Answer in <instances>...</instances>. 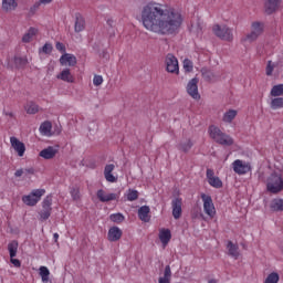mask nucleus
Instances as JSON below:
<instances>
[{
  "mask_svg": "<svg viewBox=\"0 0 283 283\" xmlns=\"http://www.w3.org/2000/svg\"><path fill=\"white\" fill-rule=\"evenodd\" d=\"M280 282V275L275 272L268 275L264 283H277Z\"/></svg>",
  "mask_w": 283,
  "mask_h": 283,
  "instance_id": "42",
  "label": "nucleus"
},
{
  "mask_svg": "<svg viewBox=\"0 0 283 283\" xmlns=\"http://www.w3.org/2000/svg\"><path fill=\"white\" fill-rule=\"evenodd\" d=\"M232 168L234 174H238V176H244V174H249V171H251V164L237 159L232 163Z\"/></svg>",
  "mask_w": 283,
  "mask_h": 283,
  "instance_id": "10",
  "label": "nucleus"
},
{
  "mask_svg": "<svg viewBox=\"0 0 283 283\" xmlns=\"http://www.w3.org/2000/svg\"><path fill=\"white\" fill-rule=\"evenodd\" d=\"M271 96L277 97L283 96V84L274 85L271 90Z\"/></svg>",
  "mask_w": 283,
  "mask_h": 283,
  "instance_id": "37",
  "label": "nucleus"
},
{
  "mask_svg": "<svg viewBox=\"0 0 283 283\" xmlns=\"http://www.w3.org/2000/svg\"><path fill=\"white\" fill-rule=\"evenodd\" d=\"M209 135L214 143H218V145H223L224 147H231V145H233V137L221 132L217 126L209 127Z\"/></svg>",
  "mask_w": 283,
  "mask_h": 283,
  "instance_id": "3",
  "label": "nucleus"
},
{
  "mask_svg": "<svg viewBox=\"0 0 283 283\" xmlns=\"http://www.w3.org/2000/svg\"><path fill=\"white\" fill-rule=\"evenodd\" d=\"M238 116V111L229 109L223 114L222 120L223 123H233V119Z\"/></svg>",
  "mask_w": 283,
  "mask_h": 283,
  "instance_id": "28",
  "label": "nucleus"
},
{
  "mask_svg": "<svg viewBox=\"0 0 283 283\" xmlns=\"http://www.w3.org/2000/svg\"><path fill=\"white\" fill-rule=\"evenodd\" d=\"M13 63L14 66L18 69L25 67L28 65V57L14 56Z\"/></svg>",
  "mask_w": 283,
  "mask_h": 283,
  "instance_id": "35",
  "label": "nucleus"
},
{
  "mask_svg": "<svg viewBox=\"0 0 283 283\" xmlns=\"http://www.w3.org/2000/svg\"><path fill=\"white\" fill-rule=\"evenodd\" d=\"M272 109H282L283 107V97H275L271 101Z\"/></svg>",
  "mask_w": 283,
  "mask_h": 283,
  "instance_id": "40",
  "label": "nucleus"
},
{
  "mask_svg": "<svg viewBox=\"0 0 283 283\" xmlns=\"http://www.w3.org/2000/svg\"><path fill=\"white\" fill-rule=\"evenodd\" d=\"M201 200L203 202V211L209 218L216 217V206L213 199L209 195L201 193Z\"/></svg>",
  "mask_w": 283,
  "mask_h": 283,
  "instance_id": "9",
  "label": "nucleus"
},
{
  "mask_svg": "<svg viewBox=\"0 0 283 283\" xmlns=\"http://www.w3.org/2000/svg\"><path fill=\"white\" fill-rule=\"evenodd\" d=\"M40 132L42 136H52V123L44 122L40 126Z\"/></svg>",
  "mask_w": 283,
  "mask_h": 283,
  "instance_id": "29",
  "label": "nucleus"
},
{
  "mask_svg": "<svg viewBox=\"0 0 283 283\" xmlns=\"http://www.w3.org/2000/svg\"><path fill=\"white\" fill-rule=\"evenodd\" d=\"M198 77H195L190 80L187 84V93L191 98H195V101H200V93L198 92Z\"/></svg>",
  "mask_w": 283,
  "mask_h": 283,
  "instance_id": "11",
  "label": "nucleus"
},
{
  "mask_svg": "<svg viewBox=\"0 0 283 283\" xmlns=\"http://www.w3.org/2000/svg\"><path fill=\"white\" fill-rule=\"evenodd\" d=\"M27 114H38L39 112V105H36L34 102H29L25 106Z\"/></svg>",
  "mask_w": 283,
  "mask_h": 283,
  "instance_id": "38",
  "label": "nucleus"
},
{
  "mask_svg": "<svg viewBox=\"0 0 283 283\" xmlns=\"http://www.w3.org/2000/svg\"><path fill=\"white\" fill-rule=\"evenodd\" d=\"M55 48H56V50H59V52H65V44L64 43L57 42L55 44Z\"/></svg>",
  "mask_w": 283,
  "mask_h": 283,
  "instance_id": "48",
  "label": "nucleus"
},
{
  "mask_svg": "<svg viewBox=\"0 0 283 283\" xmlns=\"http://www.w3.org/2000/svg\"><path fill=\"white\" fill-rule=\"evenodd\" d=\"M24 171V176H34V168H27V169H23Z\"/></svg>",
  "mask_w": 283,
  "mask_h": 283,
  "instance_id": "50",
  "label": "nucleus"
},
{
  "mask_svg": "<svg viewBox=\"0 0 283 283\" xmlns=\"http://www.w3.org/2000/svg\"><path fill=\"white\" fill-rule=\"evenodd\" d=\"M52 50L53 48H52V44L50 43H45L42 48L43 54H52Z\"/></svg>",
  "mask_w": 283,
  "mask_h": 283,
  "instance_id": "46",
  "label": "nucleus"
},
{
  "mask_svg": "<svg viewBox=\"0 0 283 283\" xmlns=\"http://www.w3.org/2000/svg\"><path fill=\"white\" fill-rule=\"evenodd\" d=\"M191 147H193V142L191 139H186L178 144L177 149L184 154H189V151H191Z\"/></svg>",
  "mask_w": 283,
  "mask_h": 283,
  "instance_id": "22",
  "label": "nucleus"
},
{
  "mask_svg": "<svg viewBox=\"0 0 283 283\" xmlns=\"http://www.w3.org/2000/svg\"><path fill=\"white\" fill-rule=\"evenodd\" d=\"M60 81H64L65 83H74V75L70 72V69L63 70L57 76Z\"/></svg>",
  "mask_w": 283,
  "mask_h": 283,
  "instance_id": "24",
  "label": "nucleus"
},
{
  "mask_svg": "<svg viewBox=\"0 0 283 283\" xmlns=\"http://www.w3.org/2000/svg\"><path fill=\"white\" fill-rule=\"evenodd\" d=\"M61 65H69V67H74L76 65V56L65 53L60 57Z\"/></svg>",
  "mask_w": 283,
  "mask_h": 283,
  "instance_id": "19",
  "label": "nucleus"
},
{
  "mask_svg": "<svg viewBox=\"0 0 283 283\" xmlns=\"http://www.w3.org/2000/svg\"><path fill=\"white\" fill-rule=\"evenodd\" d=\"M116 169V166L114 164L106 165L104 168V177L107 180V182H116L118 178H116L114 175H112V171Z\"/></svg>",
  "mask_w": 283,
  "mask_h": 283,
  "instance_id": "18",
  "label": "nucleus"
},
{
  "mask_svg": "<svg viewBox=\"0 0 283 283\" xmlns=\"http://www.w3.org/2000/svg\"><path fill=\"white\" fill-rule=\"evenodd\" d=\"M56 154H59V149H56L54 146H49L44 149H42L39 153L40 158H44V160H52L56 157Z\"/></svg>",
  "mask_w": 283,
  "mask_h": 283,
  "instance_id": "15",
  "label": "nucleus"
},
{
  "mask_svg": "<svg viewBox=\"0 0 283 283\" xmlns=\"http://www.w3.org/2000/svg\"><path fill=\"white\" fill-rule=\"evenodd\" d=\"M8 251L10 258H17V251H19V242L17 240L11 241L8 244Z\"/></svg>",
  "mask_w": 283,
  "mask_h": 283,
  "instance_id": "31",
  "label": "nucleus"
},
{
  "mask_svg": "<svg viewBox=\"0 0 283 283\" xmlns=\"http://www.w3.org/2000/svg\"><path fill=\"white\" fill-rule=\"evenodd\" d=\"M10 260H11V264L17 266V269L21 268V261H19V259L10 258Z\"/></svg>",
  "mask_w": 283,
  "mask_h": 283,
  "instance_id": "49",
  "label": "nucleus"
},
{
  "mask_svg": "<svg viewBox=\"0 0 283 283\" xmlns=\"http://www.w3.org/2000/svg\"><path fill=\"white\" fill-rule=\"evenodd\" d=\"M151 209L149 206H143L138 209V218L142 220V222H149L151 220V217L149 216Z\"/></svg>",
  "mask_w": 283,
  "mask_h": 283,
  "instance_id": "21",
  "label": "nucleus"
},
{
  "mask_svg": "<svg viewBox=\"0 0 283 283\" xmlns=\"http://www.w3.org/2000/svg\"><path fill=\"white\" fill-rule=\"evenodd\" d=\"M41 222H45L52 216V196H46L42 201V209L39 212Z\"/></svg>",
  "mask_w": 283,
  "mask_h": 283,
  "instance_id": "7",
  "label": "nucleus"
},
{
  "mask_svg": "<svg viewBox=\"0 0 283 283\" xmlns=\"http://www.w3.org/2000/svg\"><path fill=\"white\" fill-rule=\"evenodd\" d=\"M99 202H111V200H116V193H107L105 190L99 189L96 193Z\"/></svg>",
  "mask_w": 283,
  "mask_h": 283,
  "instance_id": "20",
  "label": "nucleus"
},
{
  "mask_svg": "<svg viewBox=\"0 0 283 283\" xmlns=\"http://www.w3.org/2000/svg\"><path fill=\"white\" fill-rule=\"evenodd\" d=\"M201 75L203 81H207L208 83H213V81H216V74L207 69L201 70Z\"/></svg>",
  "mask_w": 283,
  "mask_h": 283,
  "instance_id": "32",
  "label": "nucleus"
},
{
  "mask_svg": "<svg viewBox=\"0 0 283 283\" xmlns=\"http://www.w3.org/2000/svg\"><path fill=\"white\" fill-rule=\"evenodd\" d=\"M137 198H138L137 190L129 189L127 193V200H129V202H134V200H136Z\"/></svg>",
  "mask_w": 283,
  "mask_h": 283,
  "instance_id": "44",
  "label": "nucleus"
},
{
  "mask_svg": "<svg viewBox=\"0 0 283 283\" xmlns=\"http://www.w3.org/2000/svg\"><path fill=\"white\" fill-rule=\"evenodd\" d=\"M266 189L270 193H280L283 189V180L282 177L277 174H272L268 178Z\"/></svg>",
  "mask_w": 283,
  "mask_h": 283,
  "instance_id": "5",
  "label": "nucleus"
},
{
  "mask_svg": "<svg viewBox=\"0 0 283 283\" xmlns=\"http://www.w3.org/2000/svg\"><path fill=\"white\" fill-rule=\"evenodd\" d=\"M43 196H45V189H35L30 195L23 196L22 202L28 207H36Z\"/></svg>",
  "mask_w": 283,
  "mask_h": 283,
  "instance_id": "4",
  "label": "nucleus"
},
{
  "mask_svg": "<svg viewBox=\"0 0 283 283\" xmlns=\"http://www.w3.org/2000/svg\"><path fill=\"white\" fill-rule=\"evenodd\" d=\"M209 283H216V280H210Z\"/></svg>",
  "mask_w": 283,
  "mask_h": 283,
  "instance_id": "55",
  "label": "nucleus"
},
{
  "mask_svg": "<svg viewBox=\"0 0 283 283\" xmlns=\"http://www.w3.org/2000/svg\"><path fill=\"white\" fill-rule=\"evenodd\" d=\"M23 175H24L23 168L18 169V170L14 172L15 178H21V176H23Z\"/></svg>",
  "mask_w": 283,
  "mask_h": 283,
  "instance_id": "51",
  "label": "nucleus"
},
{
  "mask_svg": "<svg viewBox=\"0 0 283 283\" xmlns=\"http://www.w3.org/2000/svg\"><path fill=\"white\" fill-rule=\"evenodd\" d=\"M273 70H275V66L271 61H269L265 70L266 76H272Z\"/></svg>",
  "mask_w": 283,
  "mask_h": 283,
  "instance_id": "45",
  "label": "nucleus"
},
{
  "mask_svg": "<svg viewBox=\"0 0 283 283\" xmlns=\"http://www.w3.org/2000/svg\"><path fill=\"white\" fill-rule=\"evenodd\" d=\"M206 176L210 187H214V189H222V180H220V177L216 176L213 169L208 168Z\"/></svg>",
  "mask_w": 283,
  "mask_h": 283,
  "instance_id": "12",
  "label": "nucleus"
},
{
  "mask_svg": "<svg viewBox=\"0 0 283 283\" xmlns=\"http://www.w3.org/2000/svg\"><path fill=\"white\" fill-rule=\"evenodd\" d=\"M70 193L73 200H81V188L78 186L72 187Z\"/></svg>",
  "mask_w": 283,
  "mask_h": 283,
  "instance_id": "41",
  "label": "nucleus"
},
{
  "mask_svg": "<svg viewBox=\"0 0 283 283\" xmlns=\"http://www.w3.org/2000/svg\"><path fill=\"white\" fill-rule=\"evenodd\" d=\"M212 32L219 39H222V41H233V31L227 25L220 27L216 24L212 28Z\"/></svg>",
  "mask_w": 283,
  "mask_h": 283,
  "instance_id": "6",
  "label": "nucleus"
},
{
  "mask_svg": "<svg viewBox=\"0 0 283 283\" xmlns=\"http://www.w3.org/2000/svg\"><path fill=\"white\" fill-rule=\"evenodd\" d=\"M40 276L43 283L50 282V270L46 266H40Z\"/></svg>",
  "mask_w": 283,
  "mask_h": 283,
  "instance_id": "34",
  "label": "nucleus"
},
{
  "mask_svg": "<svg viewBox=\"0 0 283 283\" xmlns=\"http://www.w3.org/2000/svg\"><path fill=\"white\" fill-rule=\"evenodd\" d=\"M75 32H83L85 30V18L81 14L75 15V25H74Z\"/></svg>",
  "mask_w": 283,
  "mask_h": 283,
  "instance_id": "26",
  "label": "nucleus"
},
{
  "mask_svg": "<svg viewBox=\"0 0 283 283\" xmlns=\"http://www.w3.org/2000/svg\"><path fill=\"white\" fill-rule=\"evenodd\" d=\"M159 240L164 247H167L171 240V231L169 229H161L159 231Z\"/></svg>",
  "mask_w": 283,
  "mask_h": 283,
  "instance_id": "23",
  "label": "nucleus"
},
{
  "mask_svg": "<svg viewBox=\"0 0 283 283\" xmlns=\"http://www.w3.org/2000/svg\"><path fill=\"white\" fill-rule=\"evenodd\" d=\"M7 116H10L11 118L14 116L12 113H6Z\"/></svg>",
  "mask_w": 283,
  "mask_h": 283,
  "instance_id": "54",
  "label": "nucleus"
},
{
  "mask_svg": "<svg viewBox=\"0 0 283 283\" xmlns=\"http://www.w3.org/2000/svg\"><path fill=\"white\" fill-rule=\"evenodd\" d=\"M53 238H54V240H55V242H56V240H59V233H54V234H53Z\"/></svg>",
  "mask_w": 283,
  "mask_h": 283,
  "instance_id": "53",
  "label": "nucleus"
},
{
  "mask_svg": "<svg viewBox=\"0 0 283 283\" xmlns=\"http://www.w3.org/2000/svg\"><path fill=\"white\" fill-rule=\"evenodd\" d=\"M166 72L169 74H180V66L178 65V57L168 53L165 59Z\"/></svg>",
  "mask_w": 283,
  "mask_h": 283,
  "instance_id": "8",
  "label": "nucleus"
},
{
  "mask_svg": "<svg viewBox=\"0 0 283 283\" xmlns=\"http://www.w3.org/2000/svg\"><path fill=\"white\" fill-rule=\"evenodd\" d=\"M264 34V22L254 21L251 23V31L241 38V43H255Z\"/></svg>",
  "mask_w": 283,
  "mask_h": 283,
  "instance_id": "2",
  "label": "nucleus"
},
{
  "mask_svg": "<svg viewBox=\"0 0 283 283\" xmlns=\"http://www.w3.org/2000/svg\"><path fill=\"white\" fill-rule=\"evenodd\" d=\"M184 70L185 72H193V62L189 59L184 60Z\"/></svg>",
  "mask_w": 283,
  "mask_h": 283,
  "instance_id": "43",
  "label": "nucleus"
},
{
  "mask_svg": "<svg viewBox=\"0 0 283 283\" xmlns=\"http://www.w3.org/2000/svg\"><path fill=\"white\" fill-rule=\"evenodd\" d=\"M142 23L146 30L155 34H174L182 23V15L174 8L150 2L142 9Z\"/></svg>",
  "mask_w": 283,
  "mask_h": 283,
  "instance_id": "1",
  "label": "nucleus"
},
{
  "mask_svg": "<svg viewBox=\"0 0 283 283\" xmlns=\"http://www.w3.org/2000/svg\"><path fill=\"white\" fill-rule=\"evenodd\" d=\"M109 220L116 224H122V222H125V216L123 213H113L109 216Z\"/></svg>",
  "mask_w": 283,
  "mask_h": 283,
  "instance_id": "39",
  "label": "nucleus"
},
{
  "mask_svg": "<svg viewBox=\"0 0 283 283\" xmlns=\"http://www.w3.org/2000/svg\"><path fill=\"white\" fill-rule=\"evenodd\" d=\"M123 238V230L118 227H113L108 230V240L109 242H118Z\"/></svg>",
  "mask_w": 283,
  "mask_h": 283,
  "instance_id": "17",
  "label": "nucleus"
},
{
  "mask_svg": "<svg viewBox=\"0 0 283 283\" xmlns=\"http://www.w3.org/2000/svg\"><path fill=\"white\" fill-rule=\"evenodd\" d=\"M93 85L98 87V85H103V76L101 75H95L93 78Z\"/></svg>",
  "mask_w": 283,
  "mask_h": 283,
  "instance_id": "47",
  "label": "nucleus"
},
{
  "mask_svg": "<svg viewBox=\"0 0 283 283\" xmlns=\"http://www.w3.org/2000/svg\"><path fill=\"white\" fill-rule=\"evenodd\" d=\"M171 208H172V218H175V220H180V218H182V199L181 198L172 199Z\"/></svg>",
  "mask_w": 283,
  "mask_h": 283,
  "instance_id": "13",
  "label": "nucleus"
},
{
  "mask_svg": "<svg viewBox=\"0 0 283 283\" xmlns=\"http://www.w3.org/2000/svg\"><path fill=\"white\" fill-rule=\"evenodd\" d=\"M17 0H2V10H4V12L17 10Z\"/></svg>",
  "mask_w": 283,
  "mask_h": 283,
  "instance_id": "27",
  "label": "nucleus"
},
{
  "mask_svg": "<svg viewBox=\"0 0 283 283\" xmlns=\"http://www.w3.org/2000/svg\"><path fill=\"white\" fill-rule=\"evenodd\" d=\"M41 3H43L44 6H46V3H52V0H40L36 6H41Z\"/></svg>",
  "mask_w": 283,
  "mask_h": 283,
  "instance_id": "52",
  "label": "nucleus"
},
{
  "mask_svg": "<svg viewBox=\"0 0 283 283\" xmlns=\"http://www.w3.org/2000/svg\"><path fill=\"white\" fill-rule=\"evenodd\" d=\"M227 249L231 258H234V260H238V258H240V251H239L240 248L238 247V244H234L233 242L229 241Z\"/></svg>",
  "mask_w": 283,
  "mask_h": 283,
  "instance_id": "25",
  "label": "nucleus"
},
{
  "mask_svg": "<svg viewBox=\"0 0 283 283\" xmlns=\"http://www.w3.org/2000/svg\"><path fill=\"white\" fill-rule=\"evenodd\" d=\"M272 211H283V199H274L271 202Z\"/></svg>",
  "mask_w": 283,
  "mask_h": 283,
  "instance_id": "36",
  "label": "nucleus"
},
{
  "mask_svg": "<svg viewBox=\"0 0 283 283\" xmlns=\"http://www.w3.org/2000/svg\"><path fill=\"white\" fill-rule=\"evenodd\" d=\"M171 282V268L167 265L165 268L164 276L159 277V283H170Z\"/></svg>",
  "mask_w": 283,
  "mask_h": 283,
  "instance_id": "33",
  "label": "nucleus"
},
{
  "mask_svg": "<svg viewBox=\"0 0 283 283\" xmlns=\"http://www.w3.org/2000/svg\"><path fill=\"white\" fill-rule=\"evenodd\" d=\"M38 30L30 28L29 31L22 36V43H30L36 36Z\"/></svg>",
  "mask_w": 283,
  "mask_h": 283,
  "instance_id": "30",
  "label": "nucleus"
},
{
  "mask_svg": "<svg viewBox=\"0 0 283 283\" xmlns=\"http://www.w3.org/2000/svg\"><path fill=\"white\" fill-rule=\"evenodd\" d=\"M10 143L18 156L21 157L25 154V144H23V142L19 140L17 137H11Z\"/></svg>",
  "mask_w": 283,
  "mask_h": 283,
  "instance_id": "16",
  "label": "nucleus"
},
{
  "mask_svg": "<svg viewBox=\"0 0 283 283\" xmlns=\"http://www.w3.org/2000/svg\"><path fill=\"white\" fill-rule=\"evenodd\" d=\"M282 0H264V12L265 14H273L280 10Z\"/></svg>",
  "mask_w": 283,
  "mask_h": 283,
  "instance_id": "14",
  "label": "nucleus"
}]
</instances>
